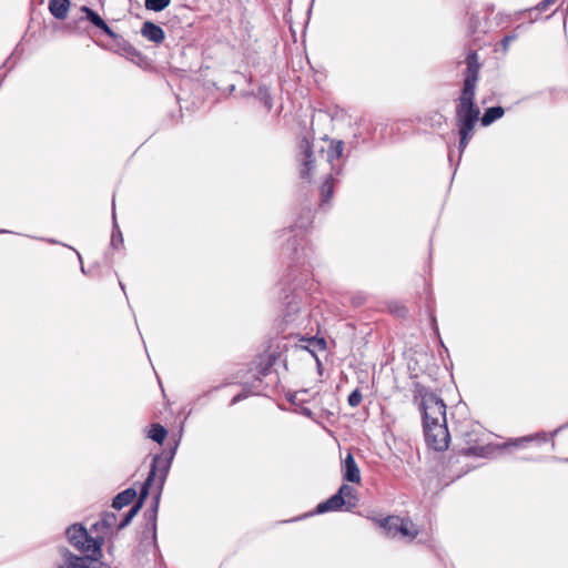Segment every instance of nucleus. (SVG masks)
Instances as JSON below:
<instances>
[{
  "mask_svg": "<svg viewBox=\"0 0 568 568\" xmlns=\"http://www.w3.org/2000/svg\"><path fill=\"white\" fill-rule=\"evenodd\" d=\"M313 219V210L308 206L303 207L294 224L282 230L280 235L285 239L282 254L292 261L278 283L283 322L287 325L295 324L301 313L304 312L307 291L313 285L310 278V268L305 267L313 254V247L307 239Z\"/></svg>",
  "mask_w": 568,
  "mask_h": 568,
  "instance_id": "obj_1",
  "label": "nucleus"
},
{
  "mask_svg": "<svg viewBox=\"0 0 568 568\" xmlns=\"http://www.w3.org/2000/svg\"><path fill=\"white\" fill-rule=\"evenodd\" d=\"M413 399L422 413L427 446L435 452H445L448 448L450 435L444 399L419 382L413 383Z\"/></svg>",
  "mask_w": 568,
  "mask_h": 568,
  "instance_id": "obj_2",
  "label": "nucleus"
},
{
  "mask_svg": "<svg viewBox=\"0 0 568 568\" xmlns=\"http://www.w3.org/2000/svg\"><path fill=\"white\" fill-rule=\"evenodd\" d=\"M355 144H351L347 154H344L345 143L343 140L332 139L326 152L327 162L331 165V171L326 175L320 190V207L325 210L334 194L336 184L339 183L341 178L345 173V164Z\"/></svg>",
  "mask_w": 568,
  "mask_h": 568,
  "instance_id": "obj_3",
  "label": "nucleus"
},
{
  "mask_svg": "<svg viewBox=\"0 0 568 568\" xmlns=\"http://www.w3.org/2000/svg\"><path fill=\"white\" fill-rule=\"evenodd\" d=\"M278 358V354L275 352H264L256 355L248 364L243 381L240 383L246 389L252 390V395H262L267 384L264 383V378L272 374V368Z\"/></svg>",
  "mask_w": 568,
  "mask_h": 568,
  "instance_id": "obj_4",
  "label": "nucleus"
},
{
  "mask_svg": "<svg viewBox=\"0 0 568 568\" xmlns=\"http://www.w3.org/2000/svg\"><path fill=\"white\" fill-rule=\"evenodd\" d=\"M358 505V498L355 489L342 484L337 491L325 501L320 503L311 515H322L329 511L352 513Z\"/></svg>",
  "mask_w": 568,
  "mask_h": 568,
  "instance_id": "obj_5",
  "label": "nucleus"
},
{
  "mask_svg": "<svg viewBox=\"0 0 568 568\" xmlns=\"http://www.w3.org/2000/svg\"><path fill=\"white\" fill-rule=\"evenodd\" d=\"M68 541L83 555L102 556L104 537H92L82 524H73L65 529Z\"/></svg>",
  "mask_w": 568,
  "mask_h": 568,
  "instance_id": "obj_6",
  "label": "nucleus"
},
{
  "mask_svg": "<svg viewBox=\"0 0 568 568\" xmlns=\"http://www.w3.org/2000/svg\"><path fill=\"white\" fill-rule=\"evenodd\" d=\"M564 426L555 429L554 432L547 434L545 432L537 433L535 435L525 436L515 440H510L508 443H505L503 445H499L497 447H490V446H473L464 449V455L466 456H475V457H488L490 456L495 449L498 450H505L510 447L514 448H521L526 443H530L532 440H538L539 443H546L549 440V437L552 438L556 436Z\"/></svg>",
  "mask_w": 568,
  "mask_h": 568,
  "instance_id": "obj_7",
  "label": "nucleus"
},
{
  "mask_svg": "<svg viewBox=\"0 0 568 568\" xmlns=\"http://www.w3.org/2000/svg\"><path fill=\"white\" fill-rule=\"evenodd\" d=\"M466 70L458 102L475 103L476 87L481 64L476 50H469L466 59Z\"/></svg>",
  "mask_w": 568,
  "mask_h": 568,
  "instance_id": "obj_8",
  "label": "nucleus"
},
{
  "mask_svg": "<svg viewBox=\"0 0 568 568\" xmlns=\"http://www.w3.org/2000/svg\"><path fill=\"white\" fill-rule=\"evenodd\" d=\"M455 112L459 138L469 142L474 134V128L479 120L480 110L475 103L458 102Z\"/></svg>",
  "mask_w": 568,
  "mask_h": 568,
  "instance_id": "obj_9",
  "label": "nucleus"
},
{
  "mask_svg": "<svg viewBox=\"0 0 568 568\" xmlns=\"http://www.w3.org/2000/svg\"><path fill=\"white\" fill-rule=\"evenodd\" d=\"M106 36L112 39V44L109 47V50L121 57H124L126 60L139 67H142L146 63V57L143 55L138 49H135L122 36L115 33L113 30L112 33Z\"/></svg>",
  "mask_w": 568,
  "mask_h": 568,
  "instance_id": "obj_10",
  "label": "nucleus"
},
{
  "mask_svg": "<svg viewBox=\"0 0 568 568\" xmlns=\"http://www.w3.org/2000/svg\"><path fill=\"white\" fill-rule=\"evenodd\" d=\"M164 462H166V450L161 454H155L152 458L149 474L145 480L142 483L140 488L139 499L135 504H141L143 506L145 499L150 494V489L153 486L154 481H158L159 474H162V467L164 466Z\"/></svg>",
  "mask_w": 568,
  "mask_h": 568,
  "instance_id": "obj_11",
  "label": "nucleus"
},
{
  "mask_svg": "<svg viewBox=\"0 0 568 568\" xmlns=\"http://www.w3.org/2000/svg\"><path fill=\"white\" fill-rule=\"evenodd\" d=\"M178 445H179V442H175V444L166 450V462H164V466L162 467V474H159V476H158L156 488H155V491L153 494L152 501L150 505V508H153L155 510H159L162 490H163L165 480L168 478L172 462L176 454Z\"/></svg>",
  "mask_w": 568,
  "mask_h": 568,
  "instance_id": "obj_12",
  "label": "nucleus"
},
{
  "mask_svg": "<svg viewBox=\"0 0 568 568\" xmlns=\"http://www.w3.org/2000/svg\"><path fill=\"white\" fill-rule=\"evenodd\" d=\"M178 445H179V442H175V444L166 450V462H164V466L162 467V474H159V476H158L156 488H155V491L153 494L152 501L150 505V508H153L155 510H159L162 490H163L165 480L168 478L172 462L176 454Z\"/></svg>",
  "mask_w": 568,
  "mask_h": 568,
  "instance_id": "obj_13",
  "label": "nucleus"
},
{
  "mask_svg": "<svg viewBox=\"0 0 568 568\" xmlns=\"http://www.w3.org/2000/svg\"><path fill=\"white\" fill-rule=\"evenodd\" d=\"M300 176L303 180H310L312 175V171L315 168V155L312 149L311 141L304 136L300 141Z\"/></svg>",
  "mask_w": 568,
  "mask_h": 568,
  "instance_id": "obj_14",
  "label": "nucleus"
},
{
  "mask_svg": "<svg viewBox=\"0 0 568 568\" xmlns=\"http://www.w3.org/2000/svg\"><path fill=\"white\" fill-rule=\"evenodd\" d=\"M342 477L344 481L359 484L361 470L352 453H347L341 463Z\"/></svg>",
  "mask_w": 568,
  "mask_h": 568,
  "instance_id": "obj_15",
  "label": "nucleus"
},
{
  "mask_svg": "<svg viewBox=\"0 0 568 568\" xmlns=\"http://www.w3.org/2000/svg\"><path fill=\"white\" fill-rule=\"evenodd\" d=\"M81 12L83 13L82 17L79 18L77 23H81L83 21L90 22L92 26L101 30L102 33L110 34L112 33V29L108 26V23L104 21V19L93 9L83 6L81 7Z\"/></svg>",
  "mask_w": 568,
  "mask_h": 568,
  "instance_id": "obj_16",
  "label": "nucleus"
},
{
  "mask_svg": "<svg viewBox=\"0 0 568 568\" xmlns=\"http://www.w3.org/2000/svg\"><path fill=\"white\" fill-rule=\"evenodd\" d=\"M61 562L55 568H84L88 562V555L78 556L68 548H60Z\"/></svg>",
  "mask_w": 568,
  "mask_h": 568,
  "instance_id": "obj_17",
  "label": "nucleus"
},
{
  "mask_svg": "<svg viewBox=\"0 0 568 568\" xmlns=\"http://www.w3.org/2000/svg\"><path fill=\"white\" fill-rule=\"evenodd\" d=\"M141 34L151 42L162 43L165 39L164 30L152 21H145L141 28Z\"/></svg>",
  "mask_w": 568,
  "mask_h": 568,
  "instance_id": "obj_18",
  "label": "nucleus"
},
{
  "mask_svg": "<svg viewBox=\"0 0 568 568\" xmlns=\"http://www.w3.org/2000/svg\"><path fill=\"white\" fill-rule=\"evenodd\" d=\"M400 521V517L398 516H387L382 519H377L376 523L381 528L384 529V534L386 537L394 538L398 535V523Z\"/></svg>",
  "mask_w": 568,
  "mask_h": 568,
  "instance_id": "obj_19",
  "label": "nucleus"
},
{
  "mask_svg": "<svg viewBox=\"0 0 568 568\" xmlns=\"http://www.w3.org/2000/svg\"><path fill=\"white\" fill-rule=\"evenodd\" d=\"M136 497V490L132 487L126 488L119 493L112 500V507L116 510L122 509L123 507L133 503Z\"/></svg>",
  "mask_w": 568,
  "mask_h": 568,
  "instance_id": "obj_20",
  "label": "nucleus"
},
{
  "mask_svg": "<svg viewBox=\"0 0 568 568\" xmlns=\"http://www.w3.org/2000/svg\"><path fill=\"white\" fill-rule=\"evenodd\" d=\"M70 0H49V11L58 20L67 18Z\"/></svg>",
  "mask_w": 568,
  "mask_h": 568,
  "instance_id": "obj_21",
  "label": "nucleus"
},
{
  "mask_svg": "<svg viewBox=\"0 0 568 568\" xmlns=\"http://www.w3.org/2000/svg\"><path fill=\"white\" fill-rule=\"evenodd\" d=\"M504 114H505V109L503 106H500V105L490 106L484 111V114L481 115V118L479 116V120H480V123L483 126H488V125L493 124L495 121L503 118Z\"/></svg>",
  "mask_w": 568,
  "mask_h": 568,
  "instance_id": "obj_22",
  "label": "nucleus"
},
{
  "mask_svg": "<svg viewBox=\"0 0 568 568\" xmlns=\"http://www.w3.org/2000/svg\"><path fill=\"white\" fill-rule=\"evenodd\" d=\"M110 245L114 248H119L123 245V235L116 222L115 215V199L112 200V234Z\"/></svg>",
  "mask_w": 568,
  "mask_h": 568,
  "instance_id": "obj_23",
  "label": "nucleus"
},
{
  "mask_svg": "<svg viewBox=\"0 0 568 568\" xmlns=\"http://www.w3.org/2000/svg\"><path fill=\"white\" fill-rule=\"evenodd\" d=\"M118 517L112 511H104L101 515V519L92 525V529L98 531L100 529L104 530V534H106L112 527L116 525Z\"/></svg>",
  "mask_w": 568,
  "mask_h": 568,
  "instance_id": "obj_24",
  "label": "nucleus"
},
{
  "mask_svg": "<svg viewBox=\"0 0 568 568\" xmlns=\"http://www.w3.org/2000/svg\"><path fill=\"white\" fill-rule=\"evenodd\" d=\"M158 511L153 508H148L144 513V517L146 520L145 524V530L151 532L152 541L154 546H156V519H158Z\"/></svg>",
  "mask_w": 568,
  "mask_h": 568,
  "instance_id": "obj_25",
  "label": "nucleus"
},
{
  "mask_svg": "<svg viewBox=\"0 0 568 568\" xmlns=\"http://www.w3.org/2000/svg\"><path fill=\"white\" fill-rule=\"evenodd\" d=\"M423 122L433 129H442L446 124V116L439 111H432L424 116Z\"/></svg>",
  "mask_w": 568,
  "mask_h": 568,
  "instance_id": "obj_26",
  "label": "nucleus"
},
{
  "mask_svg": "<svg viewBox=\"0 0 568 568\" xmlns=\"http://www.w3.org/2000/svg\"><path fill=\"white\" fill-rule=\"evenodd\" d=\"M255 98H257L263 103L267 112L272 110L273 98L268 85L260 84Z\"/></svg>",
  "mask_w": 568,
  "mask_h": 568,
  "instance_id": "obj_27",
  "label": "nucleus"
},
{
  "mask_svg": "<svg viewBox=\"0 0 568 568\" xmlns=\"http://www.w3.org/2000/svg\"><path fill=\"white\" fill-rule=\"evenodd\" d=\"M168 436V430L159 423L151 424L148 432V437L158 444H163Z\"/></svg>",
  "mask_w": 568,
  "mask_h": 568,
  "instance_id": "obj_28",
  "label": "nucleus"
},
{
  "mask_svg": "<svg viewBox=\"0 0 568 568\" xmlns=\"http://www.w3.org/2000/svg\"><path fill=\"white\" fill-rule=\"evenodd\" d=\"M141 509V504H134L128 513L122 517L121 521L118 524V530H121L130 525L133 518L138 515Z\"/></svg>",
  "mask_w": 568,
  "mask_h": 568,
  "instance_id": "obj_29",
  "label": "nucleus"
},
{
  "mask_svg": "<svg viewBox=\"0 0 568 568\" xmlns=\"http://www.w3.org/2000/svg\"><path fill=\"white\" fill-rule=\"evenodd\" d=\"M308 394H310V390L303 388V389H300L296 392H288V393H286L285 397L292 405L297 407L300 404H304V403L308 402V398H300V396L308 395Z\"/></svg>",
  "mask_w": 568,
  "mask_h": 568,
  "instance_id": "obj_30",
  "label": "nucleus"
},
{
  "mask_svg": "<svg viewBox=\"0 0 568 568\" xmlns=\"http://www.w3.org/2000/svg\"><path fill=\"white\" fill-rule=\"evenodd\" d=\"M171 3V0H144L146 10L160 12L166 9Z\"/></svg>",
  "mask_w": 568,
  "mask_h": 568,
  "instance_id": "obj_31",
  "label": "nucleus"
},
{
  "mask_svg": "<svg viewBox=\"0 0 568 568\" xmlns=\"http://www.w3.org/2000/svg\"><path fill=\"white\" fill-rule=\"evenodd\" d=\"M410 526H413V523L409 519H403L400 518V521L398 523V534L403 537H408L409 539H413L416 537L417 531H412Z\"/></svg>",
  "mask_w": 568,
  "mask_h": 568,
  "instance_id": "obj_32",
  "label": "nucleus"
},
{
  "mask_svg": "<svg viewBox=\"0 0 568 568\" xmlns=\"http://www.w3.org/2000/svg\"><path fill=\"white\" fill-rule=\"evenodd\" d=\"M101 556L88 555V562H85L84 568H111L109 565L100 561Z\"/></svg>",
  "mask_w": 568,
  "mask_h": 568,
  "instance_id": "obj_33",
  "label": "nucleus"
},
{
  "mask_svg": "<svg viewBox=\"0 0 568 568\" xmlns=\"http://www.w3.org/2000/svg\"><path fill=\"white\" fill-rule=\"evenodd\" d=\"M362 392L359 388H356L348 395L347 402L351 407H357L362 403Z\"/></svg>",
  "mask_w": 568,
  "mask_h": 568,
  "instance_id": "obj_34",
  "label": "nucleus"
},
{
  "mask_svg": "<svg viewBox=\"0 0 568 568\" xmlns=\"http://www.w3.org/2000/svg\"><path fill=\"white\" fill-rule=\"evenodd\" d=\"M367 301V294L364 292H357L351 296V303L355 307L363 306Z\"/></svg>",
  "mask_w": 568,
  "mask_h": 568,
  "instance_id": "obj_35",
  "label": "nucleus"
},
{
  "mask_svg": "<svg viewBox=\"0 0 568 568\" xmlns=\"http://www.w3.org/2000/svg\"><path fill=\"white\" fill-rule=\"evenodd\" d=\"M250 396H252V390H248V388L246 389L244 386H242V390L231 399L230 406H233Z\"/></svg>",
  "mask_w": 568,
  "mask_h": 568,
  "instance_id": "obj_36",
  "label": "nucleus"
},
{
  "mask_svg": "<svg viewBox=\"0 0 568 568\" xmlns=\"http://www.w3.org/2000/svg\"><path fill=\"white\" fill-rule=\"evenodd\" d=\"M480 26V20L477 14H471L468 21V30L471 34H475Z\"/></svg>",
  "mask_w": 568,
  "mask_h": 568,
  "instance_id": "obj_37",
  "label": "nucleus"
},
{
  "mask_svg": "<svg viewBox=\"0 0 568 568\" xmlns=\"http://www.w3.org/2000/svg\"><path fill=\"white\" fill-rule=\"evenodd\" d=\"M557 0H542L541 2H539L537 4V7L535 9H531L529 12H534V11H537V12H541V11H546L550 6L555 4Z\"/></svg>",
  "mask_w": 568,
  "mask_h": 568,
  "instance_id": "obj_38",
  "label": "nucleus"
},
{
  "mask_svg": "<svg viewBox=\"0 0 568 568\" xmlns=\"http://www.w3.org/2000/svg\"><path fill=\"white\" fill-rule=\"evenodd\" d=\"M295 413L301 414L312 420H315L313 412L308 407H304L302 404H300L295 409Z\"/></svg>",
  "mask_w": 568,
  "mask_h": 568,
  "instance_id": "obj_39",
  "label": "nucleus"
},
{
  "mask_svg": "<svg viewBox=\"0 0 568 568\" xmlns=\"http://www.w3.org/2000/svg\"><path fill=\"white\" fill-rule=\"evenodd\" d=\"M517 37H518V36H517L515 32H511V33L506 34V36L501 39L500 44H501V47H503L504 51H506V50L508 49V45H509L513 41H515V40L517 39Z\"/></svg>",
  "mask_w": 568,
  "mask_h": 568,
  "instance_id": "obj_40",
  "label": "nucleus"
},
{
  "mask_svg": "<svg viewBox=\"0 0 568 568\" xmlns=\"http://www.w3.org/2000/svg\"><path fill=\"white\" fill-rule=\"evenodd\" d=\"M468 143H469V142L464 141L463 139H460V138H459V145H458V152H459V154H458V162L460 161L462 155H463V153H464V151H465V149H466V146H467V144H468Z\"/></svg>",
  "mask_w": 568,
  "mask_h": 568,
  "instance_id": "obj_41",
  "label": "nucleus"
},
{
  "mask_svg": "<svg viewBox=\"0 0 568 568\" xmlns=\"http://www.w3.org/2000/svg\"><path fill=\"white\" fill-rule=\"evenodd\" d=\"M393 313H396L398 316H405L407 313V310L405 306H396L395 308H390Z\"/></svg>",
  "mask_w": 568,
  "mask_h": 568,
  "instance_id": "obj_42",
  "label": "nucleus"
},
{
  "mask_svg": "<svg viewBox=\"0 0 568 568\" xmlns=\"http://www.w3.org/2000/svg\"><path fill=\"white\" fill-rule=\"evenodd\" d=\"M430 323H432V327L434 329V333L439 337V329H438V326H437V321H436V317L433 313H430Z\"/></svg>",
  "mask_w": 568,
  "mask_h": 568,
  "instance_id": "obj_43",
  "label": "nucleus"
},
{
  "mask_svg": "<svg viewBox=\"0 0 568 568\" xmlns=\"http://www.w3.org/2000/svg\"><path fill=\"white\" fill-rule=\"evenodd\" d=\"M69 247L75 252V254H77V256H78V258H79V262H80V264H81V266H80L81 272H82L83 274H88L89 272L87 271V268H85V267H84V265H83L81 254H80L75 248H73V247H71V246H69Z\"/></svg>",
  "mask_w": 568,
  "mask_h": 568,
  "instance_id": "obj_44",
  "label": "nucleus"
},
{
  "mask_svg": "<svg viewBox=\"0 0 568 568\" xmlns=\"http://www.w3.org/2000/svg\"><path fill=\"white\" fill-rule=\"evenodd\" d=\"M311 341H315L321 346V348L326 347V342L323 337L322 338L313 337Z\"/></svg>",
  "mask_w": 568,
  "mask_h": 568,
  "instance_id": "obj_45",
  "label": "nucleus"
},
{
  "mask_svg": "<svg viewBox=\"0 0 568 568\" xmlns=\"http://www.w3.org/2000/svg\"><path fill=\"white\" fill-rule=\"evenodd\" d=\"M241 95H242L243 98H248V97H254V98H255L256 92H254L253 90L242 91V92H241Z\"/></svg>",
  "mask_w": 568,
  "mask_h": 568,
  "instance_id": "obj_46",
  "label": "nucleus"
},
{
  "mask_svg": "<svg viewBox=\"0 0 568 568\" xmlns=\"http://www.w3.org/2000/svg\"><path fill=\"white\" fill-rule=\"evenodd\" d=\"M10 59L11 57H9L2 64V68H7L8 67V71H10L12 68H14V63L12 64H9L10 63Z\"/></svg>",
  "mask_w": 568,
  "mask_h": 568,
  "instance_id": "obj_47",
  "label": "nucleus"
},
{
  "mask_svg": "<svg viewBox=\"0 0 568 568\" xmlns=\"http://www.w3.org/2000/svg\"><path fill=\"white\" fill-rule=\"evenodd\" d=\"M227 91L229 93H233L235 91V85L234 84H231L229 88H227Z\"/></svg>",
  "mask_w": 568,
  "mask_h": 568,
  "instance_id": "obj_48",
  "label": "nucleus"
},
{
  "mask_svg": "<svg viewBox=\"0 0 568 568\" xmlns=\"http://www.w3.org/2000/svg\"><path fill=\"white\" fill-rule=\"evenodd\" d=\"M6 77H7V72L0 73V83L4 80Z\"/></svg>",
  "mask_w": 568,
  "mask_h": 568,
  "instance_id": "obj_49",
  "label": "nucleus"
},
{
  "mask_svg": "<svg viewBox=\"0 0 568 568\" xmlns=\"http://www.w3.org/2000/svg\"><path fill=\"white\" fill-rule=\"evenodd\" d=\"M6 233H12V232L9 230L0 229V234H6Z\"/></svg>",
  "mask_w": 568,
  "mask_h": 568,
  "instance_id": "obj_50",
  "label": "nucleus"
},
{
  "mask_svg": "<svg viewBox=\"0 0 568 568\" xmlns=\"http://www.w3.org/2000/svg\"><path fill=\"white\" fill-rule=\"evenodd\" d=\"M119 284H120V288L124 292V291H125V288H124L123 283H122V282H119Z\"/></svg>",
  "mask_w": 568,
  "mask_h": 568,
  "instance_id": "obj_51",
  "label": "nucleus"
},
{
  "mask_svg": "<svg viewBox=\"0 0 568 568\" xmlns=\"http://www.w3.org/2000/svg\"><path fill=\"white\" fill-rule=\"evenodd\" d=\"M49 243L57 244L58 242L55 240H48Z\"/></svg>",
  "mask_w": 568,
  "mask_h": 568,
  "instance_id": "obj_52",
  "label": "nucleus"
},
{
  "mask_svg": "<svg viewBox=\"0 0 568 568\" xmlns=\"http://www.w3.org/2000/svg\"><path fill=\"white\" fill-rule=\"evenodd\" d=\"M308 395H301L300 398H307Z\"/></svg>",
  "mask_w": 568,
  "mask_h": 568,
  "instance_id": "obj_53",
  "label": "nucleus"
}]
</instances>
